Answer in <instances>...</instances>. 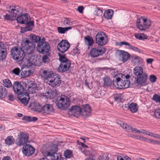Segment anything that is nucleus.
Returning a JSON list of instances; mask_svg holds the SVG:
<instances>
[{
	"label": "nucleus",
	"instance_id": "nucleus-59",
	"mask_svg": "<svg viewBox=\"0 0 160 160\" xmlns=\"http://www.w3.org/2000/svg\"><path fill=\"white\" fill-rule=\"evenodd\" d=\"M159 109L156 110L154 112V115L156 118L160 119V112H159Z\"/></svg>",
	"mask_w": 160,
	"mask_h": 160
},
{
	"label": "nucleus",
	"instance_id": "nucleus-50",
	"mask_svg": "<svg viewBox=\"0 0 160 160\" xmlns=\"http://www.w3.org/2000/svg\"><path fill=\"white\" fill-rule=\"evenodd\" d=\"M81 110H85L87 111L88 113V111L91 112V107L88 104H85L83 105L82 108L81 109Z\"/></svg>",
	"mask_w": 160,
	"mask_h": 160
},
{
	"label": "nucleus",
	"instance_id": "nucleus-43",
	"mask_svg": "<svg viewBox=\"0 0 160 160\" xmlns=\"http://www.w3.org/2000/svg\"><path fill=\"white\" fill-rule=\"evenodd\" d=\"M103 13L102 10L99 8L96 7L94 8V14L97 16H101Z\"/></svg>",
	"mask_w": 160,
	"mask_h": 160
},
{
	"label": "nucleus",
	"instance_id": "nucleus-7",
	"mask_svg": "<svg viewBox=\"0 0 160 160\" xmlns=\"http://www.w3.org/2000/svg\"><path fill=\"white\" fill-rule=\"evenodd\" d=\"M61 82V76L55 73H52V76L47 82V83L53 88L59 86Z\"/></svg>",
	"mask_w": 160,
	"mask_h": 160
},
{
	"label": "nucleus",
	"instance_id": "nucleus-47",
	"mask_svg": "<svg viewBox=\"0 0 160 160\" xmlns=\"http://www.w3.org/2000/svg\"><path fill=\"white\" fill-rule=\"evenodd\" d=\"M30 39L34 42H37L40 40V38L34 34H32L30 35Z\"/></svg>",
	"mask_w": 160,
	"mask_h": 160
},
{
	"label": "nucleus",
	"instance_id": "nucleus-2",
	"mask_svg": "<svg viewBox=\"0 0 160 160\" xmlns=\"http://www.w3.org/2000/svg\"><path fill=\"white\" fill-rule=\"evenodd\" d=\"M135 75L137 77V82L139 85H144L146 82L147 75L143 72V69L141 66H136L133 69Z\"/></svg>",
	"mask_w": 160,
	"mask_h": 160
},
{
	"label": "nucleus",
	"instance_id": "nucleus-20",
	"mask_svg": "<svg viewBox=\"0 0 160 160\" xmlns=\"http://www.w3.org/2000/svg\"><path fill=\"white\" fill-rule=\"evenodd\" d=\"M58 149V146L56 145L53 144L50 147L48 151L43 152V155L45 157L49 156V155H51V154L56 153Z\"/></svg>",
	"mask_w": 160,
	"mask_h": 160
},
{
	"label": "nucleus",
	"instance_id": "nucleus-40",
	"mask_svg": "<svg viewBox=\"0 0 160 160\" xmlns=\"http://www.w3.org/2000/svg\"><path fill=\"white\" fill-rule=\"evenodd\" d=\"M23 85L25 87V88L27 89V87L35 83L29 79H26L22 82Z\"/></svg>",
	"mask_w": 160,
	"mask_h": 160
},
{
	"label": "nucleus",
	"instance_id": "nucleus-39",
	"mask_svg": "<svg viewBox=\"0 0 160 160\" xmlns=\"http://www.w3.org/2000/svg\"><path fill=\"white\" fill-rule=\"evenodd\" d=\"M31 74L30 70L28 69L25 70V68H23L22 69V72L21 73V75L23 77H26L28 76Z\"/></svg>",
	"mask_w": 160,
	"mask_h": 160
},
{
	"label": "nucleus",
	"instance_id": "nucleus-15",
	"mask_svg": "<svg viewBox=\"0 0 160 160\" xmlns=\"http://www.w3.org/2000/svg\"><path fill=\"white\" fill-rule=\"evenodd\" d=\"M8 11L12 17H18L22 13V10L19 6L10 7L8 8Z\"/></svg>",
	"mask_w": 160,
	"mask_h": 160
},
{
	"label": "nucleus",
	"instance_id": "nucleus-57",
	"mask_svg": "<svg viewBox=\"0 0 160 160\" xmlns=\"http://www.w3.org/2000/svg\"><path fill=\"white\" fill-rule=\"evenodd\" d=\"M82 152L86 156L89 155L90 157V156L92 155L91 152L88 150L84 149L83 151H82Z\"/></svg>",
	"mask_w": 160,
	"mask_h": 160
},
{
	"label": "nucleus",
	"instance_id": "nucleus-44",
	"mask_svg": "<svg viewBox=\"0 0 160 160\" xmlns=\"http://www.w3.org/2000/svg\"><path fill=\"white\" fill-rule=\"evenodd\" d=\"M3 85L7 88H10L12 86V83L8 79H5L2 81Z\"/></svg>",
	"mask_w": 160,
	"mask_h": 160
},
{
	"label": "nucleus",
	"instance_id": "nucleus-63",
	"mask_svg": "<svg viewBox=\"0 0 160 160\" xmlns=\"http://www.w3.org/2000/svg\"><path fill=\"white\" fill-rule=\"evenodd\" d=\"M124 157L122 156V155L120 154L117 156V160H123V158Z\"/></svg>",
	"mask_w": 160,
	"mask_h": 160
},
{
	"label": "nucleus",
	"instance_id": "nucleus-19",
	"mask_svg": "<svg viewBox=\"0 0 160 160\" xmlns=\"http://www.w3.org/2000/svg\"><path fill=\"white\" fill-rule=\"evenodd\" d=\"M120 61L125 62L128 61L130 58V55L128 52L124 51L121 50L119 52V56H118Z\"/></svg>",
	"mask_w": 160,
	"mask_h": 160
},
{
	"label": "nucleus",
	"instance_id": "nucleus-26",
	"mask_svg": "<svg viewBox=\"0 0 160 160\" xmlns=\"http://www.w3.org/2000/svg\"><path fill=\"white\" fill-rule=\"evenodd\" d=\"M113 11L111 9H108L105 10L103 16L106 19L108 20L111 19L113 14Z\"/></svg>",
	"mask_w": 160,
	"mask_h": 160
},
{
	"label": "nucleus",
	"instance_id": "nucleus-27",
	"mask_svg": "<svg viewBox=\"0 0 160 160\" xmlns=\"http://www.w3.org/2000/svg\"><path fill=\"white\" fill-rule=\"evenodd\" d=\"M84 42L86 45L88 46H92L94 43V42L92 38L87 35L84 37Z\"/></svg>",
	"mask_w": 160,
	"mask_h": 160
},
{
	"label": "nucleus",
	"instance_id": "nucleus-42",
	"mask_svg": "<svg viewBox=\"0 0 160 160\" xmlns=\"http://www.w3.org/2000/svg\"><path fill=\"white\" fill-rule=\"evenodd\" d=\"M64 155L66 158H70L73 156L72 151L71 150L67 149L64 152Z\"/></svg>",
	"mask_w": 160,
	"mask_h": 160
},
{
	"label": "nucleus",
	"instance_id": "nucleus-53",
	"mask_svg": "<svg viewBox=\"0 0 160 160\" xmlns=\"http://www.w3.org/2000/svg\"><path fill=\"white\" fill-rule=\"evenodd\" d=\"M42 60L39 58H36L35 61L34 62V63L36 66H40L42 64Z\"/></svg>",
	"mask_w": 160,
	"mask_h": 160
},
{
	"label": "nucleus",
	"instance_id": "nucleus-1",
	"mask_svg": "<svg viewBox=\"0 0 160 160\" xmlns=\"http://www.w3.org/2000/svg\"><path fill=\"white\" fill-rule=\"evenodd\" d=\"M130 78L129 75L119 73L114 77L112 83L117 88L122 89L128 88L130 85V81L128 79Z\"/></svg>",
	"mask_w": 160,
	"mask_h": 160
},
{
	"label": "nucleus",
	"instance_id": "nucleus-30",
	"mask_svg": "<svg viewBox=\"0 0 160 160\" xmlns=\"http://www.w3.org/2000/svg\"><path fill=\"white\" fill-rule=\"evenodd\" d=\"M25 24H26L25 27V30L26 31H30L32 30L34 25V22L33 21H30V18H29V20H28Z\"/></svg>",
	"mask_w": 160,
	"mask_h": 160
},
{
	"label": "nucleus",
	"instance_id": "nucleus-51",
	"mask_svg": "<svg viewBox=\"0 0 160 160\" xmlns=\"http://www.w3.org/2000/svg\"><path fill=\"white\" fill-rule=\"evenodd\" d=\"M25 91H26L24 90L22 94L18 95V99H19V98H23L24 99H26V96H29V93L28 92H26Z\"/></svg>",
	"mask_w": 160,
	"mask_h": 160
},
{
	"label": "nucleus",
	"instance_id": "nucleus-58",
	"mask_svg": "<svg viewBox=\"0 0 160 160\" xmlns=\"http://www.w3.org/2000/svg\"><path fill=\"white\" fill-rule=\"evenodd\" d=\"M157 79V77L154 75H151L150 77V81L152 82H154L156 81Z\"/></svg>",
	"mask_w": 160,
	"mask_h": 160
},
{
	"label": "nucleus",
	"instance_id": "nucleus-49",
	"mask_svg": "<svg viewBox=\"0 0 160 160\" xmlns=\"http://www.w3.org/2000/svg\"><path fill=\"white\" fill-rule=\"evenodd\" d=\"M121 94H115L113 95V97L115 101L119 102L121 100Z\"/></svg>",
	"mask_w": 160,
	"mask_h": 160
},
{
	"label": "nucleus",
	"instance_id": "nucleus-10",
	"mask_svg": "<svg viewBox=\"0 0 160 160\" xmlns=\"http://www.w3.org/2000/svg\"><path fill=\"white\" fill-rule=\"evenodd\" d=\"M37 49L39 53L42 54H47L50 50V47L48 43L38 42Z\"/></svg>",
	"mask_w": 160,
	"mask_h": 160
},
{
	"label": "nucleus",
	"instance_id": "nucleus-13",
	"mask_svg": "<svg viewBox=\"0 0 160 160\" xmlns=\"http://www.w3.org/2000/svg\"><path fill=\"white\" fill-rule=\"evenodd\" d=\"M70 47V44L66 40H62L57 46L58 50L62 53L66 52Z\"/></svg>",
	"mask_w": 160,
	"mask_h": 160
},
{
	"label": "nucleus",
	"instance_id": "nucleus-32",
	"mask_svg": "<svg viewBox=\"0 0 160 160\" xmlns=\"http://www.w3.org/2000/svg\"><path fill=\"white\" fill-rule=\"evenodd\" d=\"M49 156L51 157V160H63V158H61V154L58 153H54Z\"/></svg>",
	"mask_w": 160,
	"mask_h": 160
},
{
	"label": "nucleus",
	"instance_id": "nucleus-29",
	"mask_svg": "<svg viewBox=\"0 0 160 160\" xmlns=\"http://www.w3.org/2000/svg\"><path fill=\"white\" fill-rule=\"evenodd\" d=\"M8 92L3 86H0V99L5 98L7 96Z\"/></svg>",
	"mask_w": 160,
	"mask_h": 160
},
{
	"label": "nucleus",
	"instance_id": "nucleus-16",
	"mask_svg": "<svg viewBox=\"0 0 160 160\" xmlns=\"http://www.w3.org/2000/svg\"><path fill=\"white\" fill-rule=\"evenodd\" d=\"M12 87L14 92L17 94L18 95L22 94L25 90V88L22 86L20 82L18 81L14 82Z\"/></svg>",
	"mask_w": 160,
	"mask_h": 160
},
{
	"label": "nucleus",
	"instance_id": "nucleus-60",
	"mask_svg": "<svg viewBox=\"0 0 160 160\" xmlns=\"http://www.w3.org/2000/svg\"><path fill=\"white\" fill-rule=\"evenodd\" d=\"M119 45L120 46H122V45H125V46H128V47H127V48H128L130 45V44L129 43L126 42H120Z\"/></svg>",
	"mask_w": 160,
	"mask_h": 160
},
{
	"label": "nucleus",
	"instance_id": "nucleus-22",
	"mask_svg": "<svg viewBox=\"0 0 160 160\" xmlns=\"http://www.w3.org/2000/svg\"><path fill=\"white\" fill-rule=\"evenodd\" d=\"M29 18L28 15L27 13H25L18 17L17 18V21L18 23L24 24L29 20Z\"/></svg>",
	"mask_w": 160,
	"mask_h": 160
},
{
	"label": "nucleus",
	"instance_id": "nucleus-18",
	"mask_svg": "<svg viewBox=\"0 0 160 160\" xmlns=\"http://www.w3.org/2000/svg\"><path fill=\"white\" fill-rule=\"evenodd\" d=\"M81 108L79 106H72L68 110L69 114L73 115L76 117L81 115Z\"/></svg>",
	"mask_w": 160,
	"mask_h": 160
},
{
	"label": "nucleus",
	"instance_id": "nucleus-38",
	"mask_svg": "<svg viewBox=\"0 0 160 160\" xmlns=\"http://www.w3.org/2000/svg\"><path fill=\"white\" fill-rule=\"evenodd\" d=\"M38 119L36 117H31L30 116H25L22 118L23 120H24L28 122H35Z\"/></svg>",
	"mask_w": 160,
	"mask_h": 160
},
{
	"label": "nucleus",
	"instance_id": "nucleus-24",
	"mask_svg": "<svg viewBox=\"0 0 160 160\" xmlns=\"http://www.w3.org/2000/svg\"><path fill=\"white\" fill-rule=\"evenodd\" d=\"M125 107L129 108L132 113L136 112L138 110V106L137 104L132 102L130 104H125Z\"/></svg>",
	"mask_w": 160,
	"mask_h": 160
},
{
	"label": "nucleus",
	"instance_id": "nucleus-55",
	"mask_svg": "<svg viewBox=\"0 0 160 160\" xmlns=\"http://www.w3.org/2000/svg\"><path fill=\"white\" fill-rule=\"evenodd\" d=\"M128 49H131L134 51L138 52H140V49L136 47H135L133 45H132L131 44H130Z\"/></svg>",
	"mask_w": 160,
	"mask_h": 160
},
{
	"label": "nucleus",
	"instance_id": "nucleus-56",
	"mask_svg": "<svg viewBox=\"0 0 160 160\" xmlns=\"http://www.w3.org/2000/svg\"><path fill=\"white\" fill-rule=\"evenodd\" d=\"M12 72L16 75H19L20 72V69L18 68H15L13 70Z\"/></svg>",
	"mask_w": 160,
	"mask_h": 160
},
{
	"label": "nucleus",
	"instance_id": "nucleus-35",
	"mask_svg": "<svg viewBox=\"0 0 160 160\" xmlns=\"http://www.w3.org/2000/svg\"><path fill=\"white\" fill-rule=\"evenodd\" d=\"M72 28V27H70L65 28H62L60 27L57 28V30L59 33L63 34L64 33L66 32Z\"/></svg>",
	"mask_w": 160,
	"mask_h": 160
},
{
	"label": "nucleus",
	"instance_id": "nucleus-33",
	"mask_svg": "<svg viewBox=\"0 0 160 160\" xmlns=\"http://www.w3.org/2000/svg\"><path fill=\"white\" fill-rule=\"evenodd\" d=\"M15 140L12 136H9L5 140V143L8 145H11L14 143Z\"/></svg>",
	"mask_w": 160,
	"mask_h": 160
},
{
	"label": "nucleus",
	"instance_id": "nucleus-64",
	"mask_svg": "<svg viewBox=\"0 0 160 160\" xmlns=\"http://www.w3.org/2000/svg\"><path fill=\"white\" fill-rule=\"evenodd\" d=\"M83 6H79L78 8V10L80 13H82L83 11Z\"/></svg>",
	"mask_w": 160,
	"mask_h": 160
},
{
	"label": "nucleus",
	"instance_id": "nucleus-25",
	"mask_svg": "<svg viewBox=\"0 0 160 160\" xmlns=\"http://www.w3.org/2000/svg\"><path fill=\"white\" fill-rule=\"evenodd\" d=\"M29 107L32 109L34 111L41 113L42 107L39 104L35 102L32 103L30 104Z\"/></svg>",
	"mask_w": 160,
	"mask_h": 160
},
{
	"label": "nucleus",
	"instance_id": "nucleus-28",
	"mask_svg": "<svg viewBox=\"0 0 160 160\" xmlns=\"http://www.w3.org/2000/svg\"><path fill=\"white\" fill-rule=\"evenodd\" d=\"M37 84L34 83L32 85L27 87V89L25 88V91L28 92V93L32 94L35 92L36 90L37 89Z\"/></svg>",
	"mask_w": 160,
	"mask_h": 160
},
{
	"label": "nucleus",
	"instance_id": "nucleus-54",
	"mask_svg": "<svg viewBox=\"0 0 160 160\" xmlns=\"http://www.w3.org/2000/svg\"><path fill=\"white\" fill-rule=\"evenodd\" d=\"M152 99L156 102H160V96L157 94H155L153 96Z\"/></svg>",
	"mask_w": 160,
	"mask_h": 160
},
{
	"label": "nucleus",
	"instance_id": "nucleus-6",
	"mask_svg": "<svg viewBox=\"0 0 160 160\" xmlns=\"http://www.w3.org/2000/svg\"><path fill=\"white\" fill-rule=\"evenodd\" d=\"M151 25V21L143 17L138 19L137 22V28L140 30H145Z\"/></svg>",
	"mask_w": 160,
	"mask_h": 160
},
{
	"label": "nucleus",
	"instance_id": "nucleus-8",
	"mask_svg": "<svg viewBox=\"0 0 160 160\" xmlns=\"http://www.w3.org/2000/svg\"><path fill=\"white\" fill-rule=\"evenodd\" d=\"M21 46L22 48L25 51L26 53L28 54L32 53L36 46L34 43L30 42L28 39L22 41L21 43Z\"/></svg>",
	"mask_w": 160,
	"mask_h": 160
},
{
	"label": "nucleus",
	"instance_id": "nucleus-45",
	"mask_svg": "<svg viewBox=\"0 0 160 160\" xmlns=\"http://www.w3.org/2000/svg\"><path fill=\"white\" fill-rule=\"evenodd\" d=\"M29 99L30 98L29 96H26V99H24L23 98H19V99L18 100L24 105H27Z\"/></svg>",
	"mask_w": 160,
	"mask_h": 160
},
{
	"label": "nucleus",
	"instance_id": "nucleus-23",
	"mask_svg": "<svg viewBox=\"0 0 160 160\" xmlns=\"http://www.w3.org/2000/svg\"><path fill=\"white\" fill-rule=\"evenodd\" d=\"M39 73L41 76L43 77L46 82L52 75V73H50L48 70L43 69H41Z\"/></svg>",
	"mask_w": 160,
	"mask_h": 160
},
{
	"label": "nucleus",
	"instance_id": "nucleus-41",
	"mask_svg": "<svg viewBox=\"0 0 160 160\" xmlns=\"http://www.w3.org/2000/svg\"><path fill=\"white\" fill-rule=\"evenodd\" d=\"M104 85L107 86H110L112 84V80L110 78L107 77H104L103 79Z\"/></svg>",
	"mask_w": 160,
	"mask_h": 160
},
{
	"label": "nucleus",
	"instance_id": "nucleus-12",
	"mask_svg": "<svg viewBox=\"0 0 160 160\" xmlns=\"http://www.w3.org/2000/svg\"><path fill=\"white\" fill-rule=\"evenodd\" d=\"M105 50L104 48L102 47H98L92 48L90 52L91 57L95 58L102 55L105 53Z\"/></svg>",
	"mask_w": 160,
	"mask_h": 160
},
{
	"label": "nucleus",
	"instance_id": "nucleus-4",
	"mask_svg": "<svg viewBox=\"0 0 160 160\" xmlns=\"http://www.w3.org/2000/svg\"><path fill=\"white\" fill-rule=\"evenodd\" d=\"M12 57L18 62L22 61L25 56V53L22 49L18 47H13L11 50Z\"/></svg>",
	"mask_w": 160,
	"mask_h": 160
},
{
	"label": "nucleus",
	"instance_id": "nucleus-11",
	"mask_svg": "<svg viewBox=\"0 0 160 160\" xmlns=\"http://www.w3.org/2000/svg\"><path fill=\"white\" fill-rule=\"evenodd\" d=\"M55 112L53 106L49 104H45L42 107L41 113L43 115L52 114Z\"/></svg>",
	"mask_w": 160,
	"mask_h": 160
},
{
	"label": "nucleus",
	"instance_id": "nucleus-61",
	"mask_svg": "<svg viewBox=\"0 0 160 160\" xmlns=\"http://www.w3.org/2000/svg\"><path fill=\"white\" fill-rule=\"evenodd\" d=\"M131 129L130 130L129 132H135L136 133H140V130H138L137 129L134 128H132L131 126Z\"/></svg>",
	"mask_w": 160,
	"mask_h": 160
},
{
	"label": "nucleus",
	"instance_id": "nucleus-31",
	"mask_svg": "<svg viewBox=\"0 0 160 160\" xmlns=\"http://www.w3.org/2000/svg\"><path fill=\"white\" fill-rule=\"evenodd\" d=\"M46 93L47 94V95L48 97H50L51 98H53L56 96L57 95V92L56 90L55 89H50L47 91Z\"/></svg>",
	"mask_w": 160,
	"mask_h": 160
},
{
	"label": "nucleus",
	"instance_id": "nucleus-37",
	"mask_svg": "<svg viewBox=\"0 0 160 160\" xmlns=\"http://www.w3.org/2000/svg\"><path fill=\"white\" fill-rule=\"evenodd\" d=\"M135 37L137 39L140 40H143L146 39L148 38L146 35L142 33H135Z\"/></svg>",
	"mask_w": 160,
	"mask_h": 160
},
{
	"label": "nucleus",
	"instance_id": "nucleus-21",
	"mask_svg": "<svg viewBox=\"0 0 160 160\" xmlns=\"http://www.w3.org/2000/svg\"><path fill=\"white\" fill-rule=\"evenodd\" d=\"M7 51L4 44L0 42V60H4L6 57Z\"/></svg>",
	"mask_w": 160,
	"mask_h": 160
},
{
	"label": "nucleus",
	"instance_id": "nucleus-34",
	"mask_svg": "<svg viewBox=\"0 0 160 160\" xmlns=\"http://www.w3.org/2000/svg\"><path fill=\"white\" fill-rule=\"evenodd\" d=\"M118 123L120 125V126L125 130L128 132H129L130 130L131 129V126L128 125L126 123H124L122 122H118Z\"/></svg>",
	"mask_w": 160,
	"mask_h": 160
},
{
	"label": "nucleus",
	"instance_id": "nucleus-5",
	"mask_svg": "<svg viewBox=\"0 0 160 160\" xmlns=\"http://www.w3.org/2000/svg\"><path fill=\"white\" fill-rule=\"evenodd\" d=\"M70 103L69 98L65 95H61L55 101L58 108L62 110L67 109L70 105Z\"/></svg>",
	"mask_w": 160,
	"mask_h": 160
},
{
	"label": "nucleus",
	"instance_id": "nucleus-17",
	"mask_svg": "<svg viewBox=\"0 0 160 160\" xmlns=\"http://www.w3.org/2000/svg\"><path fill=\"white\" fill-rule=\"evenodd\" d=\"M23 153L27 156H30L33 154L35 152V149L31 146L26 144L22 149Z\"/></svg>",
	"mask_w": 160,
	"mask_h": 160
},
{
	"label": "nucleus",
	"instance_id": "nucleus-46",
	"mask_svg": "<svg viewBox=\"0 0 160 160\" xmlns=\"http://www.w3.org/2000/svg\"><path fill=\"white\" fill-rule=\"evenodd\" d=\"M88 112L87 111H85V110H81V115L82 116L83 118H87L90 116L91 115V112L88 111Z\"/></svg>",
	"mask_w": 160,
	"mask_h": 160
},
{
	"label": "nucleus",
	"instance_id": "nucleus-62",
	"mask_svg": "<svg viewBox=\"0 0 160 160\" xmlns=\"http://www.w3.org/2000/svg\"><path fill=\"white\" fill-rule=\"evenodd\" d=\"M94 95L96 98H100L102 97L101 93L98 91L95 92Z\"/></svg>",
	"mask_w": 160,
	"mask_h": 160
},
{
	"label": "nucleus",
	"instance_id": "nucleus-36",
	"mask_svg": "<svg viewBox=\"0 0 160 160\" xmlns=\"http://www.w3.org/2000/svg\"><path fill=\"white\" fill-rule=\"evenodd\" d=\"M132 59L134 63L139 64L141 63L142 62V59L141 58L136 55L132 56Z\"/></svg>",
	"mask_w": 160,
	"mask_h": 160
},
{
	"label": "nucleus",
	"instance_id": "nucleus-3",
	"mask_svg": "<svg viewBox=\"0 0 160 160\" xmlns=\"http://www.w3.org/2000/svg\"><path fill=\"white\" fill-rule=\"evenodd\" d=\"M59 60L61 62L60 65L58 69L59 72H63L68 71L70 68L71 62L64 55L58 54Z\"/></svg>",
	"mask_w": 160,
	"mask_h": 160
},
{
	"label": "nucleus",
	"instance_id": "nucleus-9",
	"mask_svg": "<svg viewBox=\"0 0 160 160\" xmlns=\"http://www.w3.org/2000/svg\"><path fill=\"white\" fill-rule=\"evenodd\" d=\"M95 39L96 43L100 46L106 44L108 40L106 34L102 32H100L97 33Z\"/></svg>",
	"mask_w": 160,
	"mask_h": 160
},
{
	"label": "nucleus",
	"instance_id": "nucleus-14",
	"mask_svg": "<svg viewBox=\"0 0 160 160\" xmlns=\"http://www.w3.org/2000/svg\"><path fill=\"white\" fill-rule=\"evenodd\" d=\"M18 146H22L27 143L28 139V134L24 132H21L18 135Z\"/></svg>",
	"mask_w": 160,
	"mask_h": 160
},
{
	"label": "nucleus",
	"instance_id": "nucleus-48",
	"mask_svg": "<svg viewBox=\"0 0 160 160\" xmlns=\"http://www.w3.org/2000/svg\"><path fill=\"white\" fill-rule=\"evenodd\" d=\"M63 23L65 26H71L72 24V22H71L70 19L68 18H66L63 21Z\"/></svg>",
	"mask_w": 160,
	"mask_h": 160
},
{
	"label": "nucleus",
	"instance_id": "nucleus-52",
	"mask_svg": "<svg viewBox=\"0 0 160 160\" xmlns=\"http://www.w3.org/2000/svg\"><path fill=\"white\" fill-rule=\"evenodd\" d=\"M42 61L45 63L48 62L50 61L48 56L47 55H45L43 56L42 57Z\"/></svg>",
	"mask_w": 160,
	"mask_h": 160
}]
</instances>
